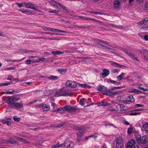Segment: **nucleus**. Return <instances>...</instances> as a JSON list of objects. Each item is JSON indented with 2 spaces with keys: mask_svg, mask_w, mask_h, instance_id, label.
<instances>
[{
  "mask_svg": "<svg viewBox=\"0 0 148 148\" xmlns=\"http://www.w3.org/2000/svg\"><path fill=\"white\" fill-rule=\"evenodd\" d=\"M18 100L14 96L9 97L6 101V103L9 104V108H13L14 106L15 102Z\"/></svg>",
  "mask_w": 148,
  "mask_h": 148,
  "instance_id": "nucleus-1",
  "label": "nucleus"
},
{
  "mask_svg": "<svg viewBox=\"0 0 148 148\" xmlns=\"http://www.w3.org/2000/svg\"><path fill=\"white\" fill-rule=\"evenodd\" d=\"M122 92V91L121 90L114 91V88L113 87L107 91L106 95L110 96L111 97H113L115 95H117L119 93H121Z\"/></svg>",
  "mask_w": 148,
  "mask_h": 148,
  "instance_id": "nucleus-2",
  "label": "nucleus"
},
{
  "mask_svg": "<svg viewBox=\"0 0 148 148\" xmlns=\"http://www.w3.org/2000/svg\"><path fill=\"white\" fill-rule=\"evenodd\" d=\"M57 94L59 96H69L70 93L67 89L63 88L57 93Z\"/></svg>",
  "mask_w": 148,
  "mask_h": 148,
  "instance_id": "nucleus-3",
  "label": "nucleus"
},
{
  "mask_svg": "<svg viewBox=\"0 0 148 148\" xmlns=\"http://www.w3.org/2000/svg\"><path fill=\"white\" fill-rule=\"evenodd\" d=\"M64 108L65 111L72 113H74L79 110V109L77 107L70 106H65Z\"/></svg>",
  "mask_w": 148,
  "mask_h": 148,
  "instance_id": "nucleus-4",
  "label": "nucleus"
},
{
  "mask_svg": "<svg viewBox=\"0 0 148 148\" xmlns=\"http://www.w3.org/2000/svg\"><path fill=\"white\" fill-rule=\"evenodd\" d=\"M123 142L122 137H118L116 139V148H123L124 146Z\"/></svg>",
  "mask_w": 148,
  "mask_h": 148,
  "instance_id": "nucleus-5",
  "label": "nucleus"
},
{
  "mask_svg": "<svg viewBox=\"0 0 148 148\" xmlns=\"http://www.w3.org/2000/svg\"><path fill=\"white\" fill-rule=\"evenodd\" d=\"M138 51L142 54L143 59L146 61L148 60V51L145 49H140Z\"/></svg>",
  "mask_w": 148,
  "mask_h": 148,
  "instance_id": "nucleus-6",
  "label": "nucleus"
},
{
  "mask_svg": "<svg viewBox=\"0 0 148 148\" xmlns=\"http://www.w3.org/2000/svg\"><path fill=\"white\" fill-rule=\"evenodd\" d=\"M24 4L25 5V7L27 8L35 10H37L38 8V6L33 3L25 2Z\"/></svg>",
  "mask_w": 148,
  "mask_h": 148,
  "instance_id": "nucleus-7",
  "label": "nucleus"
},
{
  "mask_svg": "<svg viewBox=\"0 0 148 148\" xmlns=\"http://www.w3.org/2000/svg\"><path fill=\"white\" fill-rule=\"evenodd\" d=\"M64 147H66L67 148L73 147L74 145V143L71 141L66 140L63 143Z\"/></svg>",
  "mask_w": 148,
  "mask_h": 148,
  "instance_id": "nucleus-8",
  "label": "nucleus"
},
{
  "mask_svg": "<svg viewBox=\"0 0 148 148\" xmlns=\"http://www.w3.org/2000/svg\"><path fill=\"white\" fill-rule=\"evenodd\" d=\"M98 90L101 92V93L104 95H106L107 92V88L105 86L102 85H100L97 87Z\"/></svg>",
  "mask_w": 148,
  "mask_h": 148,
  "instance_id": "nucleus-9",
  "label": "nucleus"
},
{
  "mask_svg": "<svg viewBox=\"0 0 148 148\" xmlns=\"http://www.w3.org/2000/svg\"><path fill=\"white\" fill-rule=\"evenodd\" d=\"M65 84L66 86L73 88H75L77 86V84L75 82L71 81H67Z\"/></svg>",
  "mask_w": 148,
  "mask_h": 148,
  "instance_id": "nucleus-10",
  "label": "nucleus"
},
{
  "mask_svg": "<svg viewBox=\"0 0 148 148\" xmlns=\"http://www.w3.org/2000/svg\"><path fill=\"white\" fill-rule=\"evenodd\" d=\"M136 143L135 140L134 139H132L130 140L127 144V148H132V147Z\"/></svg>",
  "mask_w": 148,
  "mask_h": 148,
  "instance_id": "nucleus-11",
  "label": "nucleus"
},
{
  "mask_svg": "<svg viewBox=\"0 0 148 148\" xmlns=\"http://www.w3.org/2000/svg\"><path fill=\"white\" fill-rule=\"evenodd\" d=\"M138 24L139 25H142L143 24H145V25H148V18H145L143 20L138 23Z\"/></svg>",
  "mask_w": 148,
  "mask_h": 148,
  "instance_id": "nucleus-12",
  "label": "nucleus"
},
{
  "mask_svg": "<svg viewBox=\"0 0 148 148\" xmlns=\"http://www.w3.org/2000/svg\"><path fill=\"white\" fill-rule=\"evenodd\" d=\"M40 108H42L45 111H47L49 110L50 106L49 105H47L45 104L39 105Z\"/></svg>",
  "mask_w": 148,
  "mask_h": 148,
  "instance_id": "nucleus-13",
  "label": "nucleus"
},
{
  "mask_svg": "<svg viewBox=\"0 0 148 148\" xmlns=\"http://www.w3.org/2000/svg\"><path fill=\"white\" fill-rule=\"evenodd\" d=\"M109 71L108 70L106 69H103L102 73L103 77L104 78L107 77L109 74Z\"/></svg>",
  "mask_w": 148,
  "mask_h": 148,
  "instance_id": "nucleus-14",
  "label": "nucleus"
},
{
  "mask_svg": "<svg viewBox=\"0 0 148 148\" xmlns=\"http://www.w3.org/2000/svg\"><path fill=\"white\" fill-rule=\"evenodd\" d=\"M8 142L11 144H12L16 145H19L17 141L13 138H10L8 140Z\"/></svg>",
  "mask_w": 148,
  "mask_h": 148,
  "instance_id": "nucleus-15",
  "label": "nucleus"
},
{
  "mask_svg": "<svg viewBox=\"0 0 148 148\" xmlns=\"http://www.w3.org/2000/svg\"><path fill=\"white\" fill-rule=\"evenodd\" d=\"M141 144H145L148 141V138L146 135L143 136L141 138Z\"/></svg>",
  "mask_w": 148,
  "mask_h": 148,
  "instance_id": "nucleus-16",
  "label": "nucleus"
},
{
  "mask_svg": "<svg viewBox=\"0 0 148 148\" xmlns=\"http://www.w3.org/2000/svg\"><path fill=\"white\" fill-rule=\"evenodd\" d=\"M128 92H133L137 94H139L141 93H142V92L134 88L129 89L128 90Z\"/></svg>",
  "mask_w": 148,
  "mask_h": 148,
  "instance_id": "nucleus-17",
  "label": "nucleus"
},
{
  "mask_svg": "<svg viewBox=\"0 0 148 148\" xmlns=\"http://www.w3.org/2000/svg\"><path fill=\"white\" fill-rule=\"evenodd\" d=\"M13 108H23V104L21 103H15L13 106Z\"/></svg>",
  "mask_w": 148,
  "mask_h": 148,
  "instance_id": "nucleus-18",
  "label": "nucleus"
},
{
  "mask_svg": "<svg viewBox=\"0 0 148 148\" xmlns=\"http://www.w3.org/2000/svg\"><path fill=\"white\" fill-rule=\"evenodd\" d=\"M111 64L114 66V67H119L120 68H123V67H126L124 65H120L117 63L114 62H112Z\"/></svg>",
  "mask_w": 148,
  "mask_h": 148,
  "instance_id": "nucleus-19",
  "label": "nucleus"
},
{
  "mask_svg": "<svg viewBox=\"0 0 148 148\" xmlns=\"http://www.w3.org/2000/svg\"><path fill=\"white\" fill-rule=\"evenodd\" d=\"M120 3L121 2L119 0H115L113 4L115 8L118 9L120 5Z\"/></svg>",
  "mask_w": 148,
  "mask_h": 148,
  "instance_id": "nucleus-20",
  "label": "nucleus"
},
{
  "mask_svg": "<svg viewBox=\"0 0 148 148\" xmlns=\"http://www.w3.org/2000/svg\"><path fill=\"white\" fill-rule=\"evenodd\" d=\"M111 104L110 103H108L106 102H102L99 103L98 104V106H110Z\"/></svg>",
  "mask_w": 148,
  "mask_h": 148,
  "instance_id": "nucleus-21",
  "label": "nucleus"
},
{
  "mask_svg": "<svg viewBox=\"0 0 148 148\" xmlns=\"http://www.w3.org/2000/svg\"><path fill=\"white\" fill-rule=\"evenodd\" d=\"M94 40H95V42L97 43H97H98V42H99L103 43L104 44H106L107 45H110L109 43H108V42H105L104 41L101 40H100V39H94Z\"/></svg>",
  "mask_w": 148,
  "mask_h": 148,
  "instance_id": "nucleus-22",
  "label": "nucleus"
},
{
  "mask_svg": "<svg viewBox=\"0 0 148 148\" xmlns=\"http://www.w3.org/2000/svg\"><path fill=\"white\" fill-rule=\"evenodd\" d=\"M58 3L54 1H52L51 2V5L54 7L56 9L58 10L59 8L57 5Z\"/></svg>",
  "mask_w": 148,
  "mask_h": 148,
  "instance_id": "nucleus-23",
  "label": "nucleus"
},
{
  "mask_svg": "<svg viewBox=\"0 0 148 148\" xmlns=\"http://www.w3.org/2000/svg\"><path fill=\"white\" fill-rule=\"evenodd\" d=\"M65 111L64 109V107L63 108L60 107L58 109L55 110H53L52 112H58L60 113H62L64 111Z\"/></svg>",
  "mask_w": 148,
  "mask_h": 148,
  "instance_id": "nucleus-24",
  "label": "nucleus"
},
{
  "mask_svg": "<svg viewBox=\"0 0 148 148\" xmlns=\"http://www.w3.org/2000/svg\"><path fill=\"white\" fill-rule=\"evenodd\" d=\"M142 129L143 131H148V123H147L143 125Z\"/></svg>",
  "mask_w": 148,
  "mask_h": 148,
  "instance_id": "nucleus-25",
  "label": "nucleus"
},
{
  "mask_svg": "<svg viewBox=\"0 0 148 148\" xmlns=\"http://www.w3.org/2000/svg\"><path fill=\"white\" fill-rule=\"evenodd\" d=\"M67 70L65 69H58L57 70V71L61 74H63Z\"/></svg>",
  "mask_w": 148,
  "mask_h": 148,
  "instance_id": "nucleus-26",
  "label": "nucleus"
},
{
  "mask_svg": "<svg viewBox=\"0 0 148 148\" xmlns=\"http://www.w3.org/2000/svg\"><path fill=\"white\" fill-rule=\"evenodd\" d=\"M128 109L127 108V107L125 106H124L123 104H121V108L120 109V110L121 111H123L125 110H127Z\"/></svg>",
  "mask_w": 148,
  "mask_h": 148,
  "instance_id": "nucleus-27",
  "label": "nucleus"
},
{
  "mask_svg": "<svg viewBox=\"0 0 148 148\" xmlns=\"http://www.w3.org/2000/svg\"><path fill=\"white\" fill-rule=\"evenodd\" d=\"M141 137L140 135H137L136 136V140L138 143L140 144L141 143Z\"/></svg>",
  "mask_w": 148,
  "mask_h": 148,
  "instance_id": "nucleus-28",
  "label": "nucleus"
},
{
  "mask_svg": "<svg viewBox=\"0 0 148 148\" xmlns=\"http://www.w3.org/2000/svg\"><path fill=\"white\" fill-rule=\"evenodd\" d=\"M51 53L54 55L55 56L57 55H60V54H62L63 52L62 51H53L51 52Z\"/></svg>",
  "mask_w": 148,
  "mask_h": 148,
  "instance_id": "nucleus-29",
  "label": "nucleus"
},
{
  "mask_svg": "<svg viewBox=\"0 0 148 148\" xmlns=\"http://www.w3.org/2000/svg\"><path fill=\"white\" fill-rule=\"evenodd\" d=\"M124 75L125 73H122L120 75L118 76L117 77L118 80L119 81H120L123 78V77H124Z\"/></svg>",
  "mask_w": 148,
  "mask_h": 148,
  "instance_id": "nucleus-30",
  "label": "nucleus"
},
{
  "mask_svg": "<svg viewBox=\"0 0 148 148\" xmlns=\"http://www.w3.org/2000/svg\"><path fill=\"white\" fill-rule=\"evenodd\" d=\"M47 78L49 80H55L57 79L58 78V77L57 76L52 75L50 77H48Z\"/></svg>",
  "mask_w": 148,
  "mask_h": 148,
  "instance_id": "nucleus-31",
  "label": "nucleus"
},
{
  "mask_svg": "<svg viewBox=\"0 0 148 148\" xmlns=\"http://www.w3.org/2000/svg\"><path fill=\"white\" fill-rule=\"evenodd\" d=\"M141 113L140 112H132V113L130 114H127V115H129L130 116H133V115H140Z\"/></svg>",
  "mask_w": 148,
  "mask_h": 148,
  "instance_id": "nucleus-32",
  "label": "nucleus"
},
{
  "mask_svg": "<svg viewBox=\"0 0 148 148\" xmlns=\"http://www.w3.org/2000/svg\"><path fill=\"white\" fill-rule=\"evenodd\" d=\"M128 98L129 99V101L130 102H131L132 103H133L134 101V99L133 97V96L132 95L129 96Z\"/></svg>",
  "mask_w": 148,
  "mask_h": 148,
  "instance_id": "nucleus-33",
  "label": "nucleus"
},
{
  "mask_svg": "<svg viewBox=\"0 0 148 148\" xmlns=\"http://www.w3.org/2000/svg\"><path fill=\"white\" fill-rule=\"evenodd\" d=\"M43 141H39L37 143H34L33 144L35 146H39L42 145Z\"/></svg>",
  "mask_w": 148,
  "mask_h": 148,
  "instance_id": "nucleus-34",
  "label": "nucleus"
},
{
  "mask_svg": "<svg viewBox=\"0 0 148 148\" xmlns=\"http://www.w3.org/2000/svg\"><path fill=\"white\" fill-rule=\"evenodd\" d=\"M25 59V58H23L21 59L18 60H8V61L9 62H20L23 60Z\"/></svg>",
  "mask_w": 148,
  "mask_h": 148,
  "instance_id": "nucleus-35",
  "label": "nucleus"
},
{
  "mask_svg": "<svg viewBox=\"0 0 148 148\" xmlns=\"http://www.w3.org/2000/svg\"><path fill=\"white\" fill-rule=\"evenodd\" d=\"M85 99L84 98L81 99L79 101V103L82 106H84L85 104Z\"/></svg>",
  "mask_w": 148,
  "mask_h": 148,
  "instance_id": "nucleus-36",
  "label": "nucleus"
},
{
  "mask_svg": "<svg viewBox=\"0 0 148 148\" xmlns=\"http://www.w3.org/2000/svg\"><path fill=\"white\" fill-rule=\"evenodd\" d=\"M48 12L50 13H54L56 14H58L59 12L58 10H52L51 9H50L48 10Z\"/></svg>",
  "mask_w": 148,
  "mask_h": 148,
  "instance_id": "nucleus-37",
  "label": "nucleus"
},
{
  "mask_svg": "<svg viewBox=\"0 0 148 148\" xmlns=\"http://www.w3.org/2000/svg\"><path fill=\"white\" fill-rule=\"evenodd\" d=\"M129 56L132 58L133 60H134L137 61H138V60L137 58L135 57V55L134 54H131V55H130Z\"/></svg>",
  "mask_w": 148,
  "mask_h": 148,
  "instance_id": "nucleus-38",
  "label": "nucleus"
},
{
  "mask_svg": "<svg viewBox=\"0 0 148 148\" xmlns=\"http://www.w3.org/2000/svg\"><path fill=\"white\" fill-rule=\"evenodd\" d=\"M71 27L72 28H81L82 29H85L87 28V27H84V26H77L76 25H75L74 27Z\"/></svg>",
  "mask_w": 148,
  "mask_h": 148,
  "instance_id": "nucleus-39",
  "label": "nucleus"
},
{
  "mask_svg": "<svg viewBox=\"0 0 148 148\" xmlns=\"http://www.w3.org/2000/svg\"><path fill=\"white\" fill-rule=\"evenodd\" d=\"M42 29L45 31L47 30L48 31H51V28L50 27H47L46 26H43L42 27Z\"/></svg>",
  "mask_w": 148,
  "mask_h": 148,
  "instance_id": "nucleus-40",
  "label": "nucleus"
},
{
  "mask_svg": "<svg viewBox=\"0 0 148 148\" xmlns=\"http://www.w3.org/2000/svg\"><path fill=\"white\" fill-rule=\"evenodd\" d=\"M63 144H59V143L53 145V147H54V148L60 147H63Z\"/></svg>",
  "mask_w": 148,
  "mask_h": 148,
  "instance_id": "nucleus-41",
  "label": "nucleus"
},
{
  "mask_svg": "<svg viewBox=\"0 0 148 148\" xmlns=\"http://www.w3.org/2000/svg\"><path fill=\"white\" fill-rule=\"evenodd\" d=\"M58 4L62 8H63L64 10V11H67V12H68V10H66L65 8V7L64 6L60 3H58Z\"/></svg>",
  "mask_w": 148,
  "mask_h": 148,
  "instance_id": "nucleus-42",
  "label": "nucleus"
},
{
  "mask_svg": "<svg viewBox=\"0 0 148 148\" xmlns=\"http://www.w3.org/2000/svg\"><path fill=\"white\" fill-rule=\"evenodd\" d=\"M133 129L132 127H130L127 130V133L129 134H131L132 133Z\"/></svg>",
  "mask_w": 148,
  "mask_h": 148,
  "instance_id": "nucleus-43",
  "label": "nucleus"
},
{
  "mask_svg": "<svg viewBox=\"0 0 148 148\" xmlns=\"http://www.w3.org/2000/svg\"><path fill=\"white\" fill-rule=\"evenodd\" d=\"M13 118L14 120L16 122H18L21 120L20 118L19 117L17 118L16 116H14Z\"/></svg>",
  "mask_w": 148,
  "mask_h": 148,
  "instance_id": "nucleus-44",
  "label": "nucleus"
},
{
  "mask_svg": "<svg viewBox=\"0 0 148 148\" xmlns=\"http://www.w3.org/2000/svg\"><path fill=\"white\" fill-rule=\"evenodd\" d=\"M84 132H79L77 134V138L79 139V138H81L83 135Z\"/></svg>",
  "mask_w": 148,
  "mask_h": 148,
  "instance_id": "nucleus-45",
  "label": "nucleus"
},
{
  "mask_svg": "<svg viewBox=\"0 0 148 148\" xmlns=\"http://www.w3.org/2000/svg\"><path fill=\"white\" fill-rule=\"evenodd\" d=\"M12 82H8L7 83H1L0 84V86H7L9 84H12Z\"/></svg>",
  "mask_w": 148,
  "mask_h": 148,
  "instance_id": "nucleus-46",
  "label": "nucleus"
},
{
  "mask_svg": "<svg viewBox=\"0 0 148 148\" xmlns=\"http://www.w3.org/2000/svg\"><path fill=\"white\" fill-rule=\"evenodd\" d=\"M90 13L91 14H98L99 15H101L102 14L100 12H95V11H91L90 12Z\"/></svg>",
  "mask_w": 148,
  "mask_h": 148,
  "instance_id": "nucleus-47",
  "label": "nucleus"
},
{
  "mask_svg": "<svg viewBox=\"0 0 148 148\" xmlns=\"http://www.w3.org/2000/svg\"><path fill=\"white\" fill-rule=\"evenodd\" d=\"M144 109H135L134 110H132L131 111H129V112H133L134 111H143L144 110Z\"/></svg>",
  "mask_w": 148,
  "mask_h": 148,
  "instance_id": "nucleus-48",
  "label": "nucleus"
},
{
  "mask_svg": "<svg viewBox=\"0 0 148 148\" xmlns=\"http://www.w3.org/2000/svg\"><path fill=\"white\" fill-rule=\"evenodd\" d=\"M65 124V123H61L56 125V127H57L60 128L63 126Z\"/></svg>",
  "mask_w": 148,
  "mask_h": 148,
  "instance_id": "nucleus-49",
  "label": "nucleus"
},
{
  "mask_svg": "<svg viewBox=\"0 0 148 148\" xmlns=\"http://www.w3.org/2000/svg\"><path fill=\"white\" fill-rule=\"evenodd\" d=\"M55 32H62L64 33H66L67 32V31H63L60 29H56V30H55Z\"/></svg>",
  "mask_w": 148,
  "mask_h": 148,
  "instance_id": "nucleus-50",
  "label": "nucleus"
},
{
  "mask_svg": "<svg viewBox=\"0 0 148 148\" xmlns=\"http://www.w3.org/2000/svg\"><path fill=\"white\" fill-rule=\"evenodd\" d=\"M37 62H39L40 61H42L44 62L45 61V58H40L39 59H37Z\"/></svg>",
  "mask_w": 148,
  "mask_h": 148,
  "instance_id": "nucleus-51",
  "label": "nucleus"
},
{
  "mask_svg": "<svg viewBox=\"0 0 148 148\" xmlns=\"http://www.w3.org/2000/svg\"><path fill=\"white\" fill-rule=\"evenodd\" d=\"M109 82L112 84H119V82H117L116 81L113 80H110L109 81Z\"/></svg>",
  "mask_w": 148,
  "mask_h": 148,
  "instance_id": "nucleus-52",
  "label": "nucleus"
},
{
  "mask_svg": "<svg viewBox=\"0 0 148 148\" xmlns=\"http://www.w3.org/2000/svg\"><path fill=\"white\" fill-rule=\"evenodd\" d=\"M119 71V70L117 69H112L111 71V72L112 73H117Z\"/></svg>",
  "mask_w": 148,
  "mask_h": 148,
  "instance_id": "nucleus-53",
  "label": "nucleus"
},
{
  "mask_svg": "<svg viewBox=\"0 0 148 148\" xmlns=\"http://www.w3.org/2000/svg\"><path fill=\"white\" fill-rule=\"evenodd\" d=\"M144 107V105H141L140 104H136L135 105V107Z\"/></svg>",
  "mask_w": 148,
  "mask_h": 148,
  "instance_id": "nucleus-54",
  "label": "nucleus"
},
{
  "mask_svg": "<svg viewBox=\"0 0 148 148\" xmlns=\"http://www.w3.org/2000/svg\"><path fill=\"white\" fill-rule=\"evenodd\" d=\"M78 17L81 19H83L84 20H88V17H85V16H79Z\"/></svg>",
  "mask_w": 148,
  "mask_h": 148,
  "instance_id": "nucleus-55",
  "label": "nucleus"
},
{
  "mask_svg": "<svg viewBox=\"0 0 148 148\" xmlns=\"http://www.w3.org/2000/svg\"><path fill=\"white\" fill-rule=\"evenodd\" d=\"M83 88H91V87L90 86H89L87 84H84V86H83Z\"/></svg>",
  "mask_w": 148,
  "mask_h": 148,
  "instance_id": "nucleus-56",
  "label": "nucleus"
},
{
  "mask_svg": "<svg viewBox=\"0 0 148 148\" xmlns=\"http://www.w3.org/2000/svg\"><path fill=\"white\" fill-rule=\"evenodd\" d=\"M123 51L127 55L130 56V55H131V53L130 52H129L126 49H124L123 50Z\"/></svg>",
  "mask_w": 148,
  "mask_h": 148,
  "instance_id": "nucleus-57",
  "label": "nucleus"
},
{
  "mask_svg": "<svg viewBox=\"0 0 148 148\" xmlns=\"http://www.w3.org/2000/svg\"><path fill=\"white\" fill-rule=\"evenodd\" d=\"M108 110H110L111 111H116L115 109L113 108L112 107H109L108 108Z\"/></svg>",
  "mask_w": 148,
  "mask_h": 148,
  "instance_id": "nucleus-58",
  "label": "nucleus"
},
{
  "mask_svg": "<svg viewBox=\"0 0 148 148\" xmlns=\"http://www.w3.org/2000/svg\"><path fill=\"white\" fill-rule=\"evenodd\" d=\"M21 141L24 143H29V142L27 140L23 138H22Z\"/></svg>",
  "mask_w": 148,
  "mask_h": 148,
  "instance_id": "nucleus-59",
  "label": "nucleus"
},
{
  "mask_svg": "<svg viewBox=\"0 0 148 148\" xmlns=\"http://www.w3.org/2000/svg\"><path fill=\"white\" fill-rule=\"evenodd\" d=\"M121 104H118L116 105V108L117 110H120V109L121 108Z\"/></svg>",
  "mask_w": 148,
  "mask_h": 148,
  "instance_id": "nucleus-60",
  "label": "nucleus"
},
{
  "mask_svg": "<svg viewBox=\"0 0 148 148\" xmlns=\"http://www.w3.org/2000/svg\"><path fill=\"white\" fill-rule=\"evenodd\" d=\"M16 4L18 5V6L19 8H21L23 6V4L22 3H17Z\"/></svg>",
  "mask_w": 148,
  "mask_h": 148,
  "instance_id": "nucleus-61",
  "label": "nucleus"
},
{
  "mask_svg": "<svg viewBox=\"0 0 148 148\" xmlns=\"http://www.w3.org/2000/svg\"><path fill=\"white\" fill-rule=\"evenodd\" d=\"M31 60H26L25 61V63L27 64H31Z\"/></svg>",
  "mask_w": 148,
  "mask_h": 148,
  "instance_id": "nucleus-62",
  "label": "nucleus"
},
{
  "mask_svg": "<svg viewBox=\"0 0 148 148\" xmlns=\"http://www.w3.org/2000/svg\"><path fill=\"white\" fill-rule=\"evenodd\" d=\"M51 105L53 107V108H57V105L54 103L52 102L51 103Z\"/></svg>",
  "mask_w": 148,
  "mask_h": 148,
  "instance_id": "nucleus-63",
  "label": "nucleus"
},
{
  "mask_svg": "<svg viewBox=\"0 0 148 148\" xmlns=\"http://www.w3.org/2000/svg\"><path fill=\"white\" fill-rule=\"evenodd\" d=\"M144 39L146 40H148V35H145L144 36Z\"/></svg>",
  "mask_w": 148,
  "mask_h": 148,
  "instance_id": "nucleus-64",
  "label": "nucleus"
}]
</instances>
